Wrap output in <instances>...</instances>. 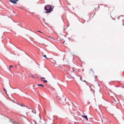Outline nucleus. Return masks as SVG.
Instances as JSON below:
<instances>
[{
  "label": "nucleus",
  "instance_id": "19",
  "mask_svg": "<svg viewBox=\"0 0 124 124\" xmlns=\"http://www.w3.org/2000/svg\"><path fill=\"white\" fill-rule=\"evenodd\" d=\"M59 88L60 89V88L59 87Z\"/></svg>",
  "mask_w": 124,
  "mask_h": 124
},
{
  "label": "nucleus",
  "instance_id": "6",
  "mask_svg": "<svg viewBox=\"0 0 124 124\" xmlns=\"http://www.w3.org/2000/svg\"><path fill=\"white\" fill-rule=\"evenodd\" d=\"M82 117L85 118L87 121L88 120L87 116L83 115L82 116Z\"/></svg>",
  "mask_w": 124,
  "mask_h": 124
},
{
  "label": "nucleus",
  "instance_id": "16",
  "mask_svg": "<svg viewBox=\"0 0 124 124\" xmlns=\"http://www.w3.org/2000/svg\"><path fill=\"white\" fill-rule=\"evenodd\" d=\"M64 42H65V41H64L63 42V44H64Z\"/></svg>",
  "mask_w": 124,
  "mask_h": 124
},
{
  "label": "nucleus",
  "instance_id": "21",
  "mask_svg": "<svg viewBox=\"0 0 124 124\" xmlns=\"http://www.w3.org/2000/svg\"><path fill=\"white\" fill-rule=\"evenodd\" d=\"M15 35H16V33H15Z\"/></svg>",
  "mask_w": 124,
  "mask_h": 124
},
{
  "label": "nucleus",
  "instance_id": "7",
  "mask_svg": "<svg viewBox=\"0 0 124 124\" xmlns=\"http://www.w3.org/2000/svg\"><path fill=\"white\" fill-rule=\"evenodd\" d=\"M38 86H42V87H44V86H43V85H42V84H38Z\"/></svg>",
  "mask_w": 124,
  "mask_h": 124
},
{
  "label": "nucleus",
  "instance_id": "4",
  "mask_svg": "<svg viewBox=\"0 0 124 124\" xmlns=\"http://www.w3.org/2000/svg\"><path fill=\"white\" fill-rule=\"evenodd\" d=\"M45 79V78L44 77H41L40 78V79L43 82L45 83H46L47 82V81L46 80H44V79Z\"/></svg>",
  "mask_w": 124,
  "mask_h": 124
},
{
  "label": "nucleus",
  "instance_id": "3",
  "mask_svg": "<svg viewBox=\"0 0 124 124\" xmlns=\"http://www.w3.org/2000/svg\"><path fill=\"white\" fill-rule=\"evenodd\" d=\"M59 100L60 101V103L61 104L64 103V102L66 100V99L63 97V98H60V99H59Z\"/></svg>",
  "mask_w": 124,
  "mask_h": 124
},
{
  "label": "nucleus",
  "instance_id": "18",
  "mask_svg": "<svg viewBox=\"0 0 124 124\" xmlns=\"http://www.w3.org/2000/svg\"><path fill=\"white\" fill-rule=\"evenodd\" d=\"M39 32H41V33H42V32H41V31H39Z\"/></svg>",
  "mask_w": 124,
  "mask_h": 124
},
{
  "label": "nucleus",
  "instance_id": "5",
  "mask_svg": "<svg viewBox=\"0 0 124 124\" xmlns=\"http://www.w3.org/2000/svg\"><path fill=\"white\" fill-rule=\"evenodd\" d=\"M89 73L91 75H93L94 71L92 69H91L89 70Z\"/></svg>",
  "mask_w": 124,
  "mask_h": 124
},
{
  "label": "nucleus",
  "instance_id": "13",
  "mask_svg": "<svg viewBox=\"0 0 124 124\" xmlns=\"http://www.w3.org/2000/svg\"><path fill=\"white\" fill-rule=\"evenodd\" d=\"M10 68H10V67H9V69L10 70H11Z\"/></svg>",
  "mask_w": 124,
  "mask_h": 124
},
{
  "label": "nucleus",
  "instance_id": "10",
  "mask_svg": "<svg viewBox=\"0 0 124 124\" xmlns=\"http://www.w3.org/2000/svg\"><path fill=\"white\" fill-rule=\"evenodd\" d=\"M72 71H73V73L75 74V73L76 72V71L74 70H72Z\"/></svg>",
  "mask_w": 124,
  "mask_h": 124
},
{
  "label": "nucleus",
  "instance_id": "2",
  "mask_svg": "<svg viewBox=\"0 0 124 124\" xmlns=\"http://www.w3.org/2000/svg\"><path fill=\"white\" fill-rule=\"evenodd\" d=\"M59 100L60 101V103L61 104L64 103V102L66 100V99L63 97V98H60V99H59Z\"/></svg>",
  "mask_w": 124,
  "mask_h": 124
},
{
  "label": "nucleus",
  "instance_id": "11",
  "mask_svg": "<svg viewBox=\"0 0 124 124\" xmlns=\"http://www.w3.org/2000/svg\"><path fill=\"white\" fill-rule=\"evenodd\" d=\"M9 67L10 68H11V67L12 68L13 67V66L12 65H10Z\"/></svg>",
  "mask_w": 124,
  "mask_h": 124
},
{
  "label": "nucleus",
  "instance_id": "22",
  "mask_svg": "<svg viewBox=\"0 0 124 124\" xmlns=\"http://www.w3.org/2000/svg\"><path fill=\"white\" fill-rule=\"evenodd\" d=\"M21 106H23V105H21Z\"/></svg>",
  "mask_w": 124,
  "mask_h": 124
},
{
  "label": "nucleus",
  "instance_id": "14",
  "mask_svg": "<svg viewBox=\"0 0 124 124\" xmlns=\"http://www.w3.org/2000/svg\"><path fill=\"white\" fill-rule=\"evenodd\" d=\"M32 77L33 78H35L34 77H33V76H32Z\"/></svg>",
  "mask_w": 124,
  "mask_h": 124
},
{
  "label": "nucleus",
  "instance_id": "9",
  "mask_svg": "<svg viewBox=\"0 0 124 124\" xmlns=\"http://www.w3.org/2000/svg\"><path fill=\"white\" fill-rule=\"evenodd\" d=\"M3 89H4V91H5V92L6 93L7 92L6 91L5 89V88H3Z\"/></svg>",
  "mask_w": 124,
  "mask_h": 124
},
{
  "label": "nucleus",
  "instance_id": "17",
  "mask_svg": "<svg viewBox=\"0 0 124 124\" xmlns=\"http://www.w3.org/2000/svg\"><path fill=\"white\" fill-rule=\"evenodd\" d=\"M84 81L85 82H86V81L85 80Z\"/></svg>",
  "mask_w": 124,
  "mask_h": 124
},
{
  "label": "nucleus",
  "instance_id": "8",
  "mask_svg": "<svg viewBox=\"0 0 124 124\" xmlns=\"http://www.w3.org/2000/svg\"><path fill=\"white\" fill-rule=\"evenodd\" d=\"M43 56L45 57V58H46V59H48V58H47L46 57V55H43Z\"/></svg>",
  "mask_w": 124,
  "mask_h": 124
},
{
  "label": "nucleus",
  "instance_id": "15",
  "mask_svg": "<svg viewBox=\"0 0 124 124\" xmlns=\"http://www.w3.org/2000/svg\"><path fill=\"white\" fill-rule=\"evenodd\" d=\"M80 79L81 80L82 78H80Z\"/></svg>",
  "mask_w": 124,
  "mask_h": 124
},
{
  "label": "nucleus",
  "instance_id": "12",
  "mask_svg": "<svg viewBox=\"0 0 124 124\" xmlns=\"http://www.w3.org/2000/svg\"><path fill=\"white\" fill-rule=\"evenodd\" d=\"M50 37V38H52V39H53V38L52 37Z\"/></svg>",
  "mask_w": 124,
  "mask_h": 124
},
{
  "label": "nucleus",
  "instance_id": "1",
  "mask_svg": "<svg viewBox=\"0 0 124 124\" xmlns=\"http://www.w3.org/2000/svg\"><path fill=\"white\" fill-rule=\"evenodd\" d=\"M44 9L46 11L45 13L47 14L50 13L53 9L52 8H51V6L48 5H46Z\"/></svg>",
  "mask_w": 124,
  "mask_h": 124
},
{
  "label": "nucleus",
  "instance_id": "20",
  "mask_svg": "<svg viewBox=\"0 0 124 124\" xmlns=\"http://www.w3.org/2000/svg\"><path fill=\"white\" fill-rule=\"evenodd\" d=\"M101 119L102 120V121H103V120L101 118Z\"/></svg>",
  "mask_w": 124,
  "mask_h": 124
}]
</instances>
